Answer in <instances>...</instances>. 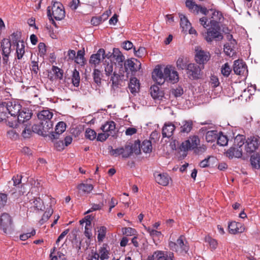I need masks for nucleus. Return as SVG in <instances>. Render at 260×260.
<instances>
[{
	"mask_svg": "<svg viewBox=\"0 0 260 260\" xmlns=\"http://www.w3.org/2000/svg\"><path fill=\"white\" fill-rule=\"evenodd\" d=\"M141 66H115L113 76L111 77L113 84H116L119 80H123L127 78L129 72L132 76L139 75Z\"/></svg>",
	"mask_w": 260,
	"mask_h": 260,
	"instance_id": "f257e3e1",
	"label": "nucleus"
},
{
	"mask_svg": "<svg viewBox=\"0 0 260 260\" xmlns=\"http://www.w3.org/2000/svg\"><path fill=\"white\" fill-rule=\"evenodd\" d=\"M140 142L136 141L134 144L127 142L124 147H119L115 149H112L110 153L115 156L121 155L123 158H128L133 153L138 155L140 153Z\"/></svg>",
	"mask_w": 260,
	"mask_h": 260,
	"instance_id": "f03ea898",
	"label": "nucleus"
},
{
	"mask_svg": "<svg viewBox=\"0 0 260 260\" xmlns=\"http://www.w3.org/2000/svg\"><path fill=\"white\" fill-rule=\"evenodd\" d=\"M52 6L47 8V16L53 17L56 20H61L65 17V11L62 4L58 2H52Z\"/></svg>",
	"mask_w": 260,
	"mask_h": 260,
	"instance_id": "7ed1b4c3",
	"label": "nucleus"
},
{
	"mask_svg": "<svg viewBox=\"0 0 260 260\" xmlns=\"http://www.w3.org/2000/svg\"><path fill=\"white\" fill-rule=\"evenodd\" d=\"M169 246L171 250L179 253H186L189 249L187 242L183 235L180 236L176 242H169Z\"/></svg>",
	"mask_w": 260,
	"mask_h": 260,
	"instance_id": "20e7f679",
	"label": "nucleus"
},
{
	"mask_svg": "<svg viewBox=\"0 0 260 260\" xmlns=\"http://www.w3.org/2000/svg\"><path fill=\"white\" fill-rule=\"evenodd\" d=\"M13 220L7 213H3L0 216V229L5 234L10 232L12 230Z\"/></svg>",
	"mask_w": 260,
	"mask_h": 260,
	"instance_id": "39448f33",
	"label": "nucleus"
},
{
	"mask_svg": "<svg viewBox=\"0 0 260 260\" xmlns=\"http://www.w3.org/2000/svg\"><path fill=\"white\" fill-rule=\"evenodd\" d=\"M200 144V139L197 136H190L189 138L183 142L180 146L181 151H187L188 150H193Z\"/></svg>",
	"mask_w": 260,
	"mask_h": 260,
	"instance_id": "423d86ee",
	"label": "nucleus"
},
{
	"mask_svg": "<svg viewBox=\"0 0 260 260\" xmlns=\"http://www.w3.org/2000/svg\"><path fill=\"white\" fill-rule=\"evenodd\" d=\"M11 42L10 39L4 38L1 42V48L2 50L3 63H8L10 54L11 52Z\"/></svg>",
	"mask_w": 260,
	"mask_h": 260,
	"instance_id": "0eeeda50",
	"label": "nucleus"
},
{
	"mask_svg": "<svg viewBox=\"0 0 260 260\" xmlns=\"http://www.w3.org/2000/svg\"><path fill=\"white\" fill-rule=\"evenodd\" d=\"M245 149L247 152L251 153L257 150L260 145V138L257 136L248 137L246 141Z\"/></svg>",
	"mask_w": 260,
	"mask_h": 260,
	"instance_id": "6e6552de",
	"label": "nucleus"
},
{
	"mask_svg": "<svg viewBox=\"0 0 260 260\" xmlns=\"http://www.w3.org/2000/svg\"><path fill=\"white\" fill-rule=\"evenodd\" d=\"M220 26H218V27L211 26V27L207 29L205 40L208 42H211L214 39H222L223 37L220 32Z\"/></svg>",
	"mask_w": 260,
	"mask_h": 260,
	"instance_id": "1a4fd4ad",
	"label": "nucleus"
},
{
	"mask_svg": "<svg viewBox=\"0 0 260 260\" xmlns=\"http://www.w3.org/2000/svg\"><path fill=\"white\" fill-rule=\"evenodd\" d=\"M6 107L9 114L12 116H16L18 115L20 110H21V105L16 101H8L3 103Z\"/></svg>",
	"mask_w": 260,
	"mask_h": 260,
	"instance_id": "9d476101",
	"label": "nucleus"
},
{
	"mask_svg": "<svg viewBox=\"0 0 260 260\" xmlns=\"http://www.w3.org/2000/svg\"><path fill=\"white\" fill-rule=\"evenodd\" d=\"M158 66L155 68L152 73V78L154 81L159 85H162L166 80L165 72L163 73L161 69Z\"/></svg>",
	"mask_w": 260,
	"mask_h": 260,
	"instance_id": "9b49d317",
	"label": "nucleus"
},
{
	"mask_svg": "<svg viewBox=\"0 0 260 260\" xmlns=\"http://www.w3.org/2000/svg\"><path fill=\"white\" fill-rule=\"evenodd\" d=\"M105 54V50L100 48L97 52L91 55L89 59V63L92 65H98L100 63H103V65H106L104 60L103 55Z\"/></svg>",
	"mask_w": 260,
	"mask_h": 260,
	"instance_id": "f8f14e48",
	"label": "nucleus"
},
{
	"mask_svg": "<svg viewBox=\"0 0 260 260\" xmlns=\"http://www.w3.org/2000/svg\"><path fill=\"white\" fill-rule=\"evenodd\" d=\"M153 176L155 181L159 185L164 186H167L171 180L169 175L166 173H160L155 171L153 174Z\"/></svg>",
	"mask_w": 260,
	"mask_h": 260,
	"instance_id": "ddd939ff",
	"label": "nucleus"
},
{
	"mask_svg": "<svg viewBox=\"0 0 260 260\" xmlns=\"http://www.w3.org/2000/svg\"><path fill=\"white\" fill-rule=\"evenodd\" d=\"M195 60L200 64H205L210 58V54L208 52L202 50H196Z\"/></svg>",
	"mask_w": 260,
	"mask_h": 260,
	"instance_id": "4468645a",
	"label": "nucleus"
},
{
	"mask_svg": "<svg viewBox=\"0 0 260 260\" xmlns=\"http://www.w3.org/2000/svg\"><path fill=\"white\" fill-rule=\"evenodd\" d=\"M66 124L63 121L59 122L55 126V132H52L49 135L50 139L53 141L59 138V135L65 131Z\"/></svg>",
	"mask_w": 260,
	"mask_h": 260,
	"instance_id": "2eb2a0df",
	"label": "nucleus"
},
{
	"mask_svg": "<svg viewBox=\"0 0 260 260\" xmlns=\"http://www.w3.org/2000/svg\"><path fill=\"white\" fill-rule=\"evenodd\" d=\"M211 11H213L212 15L210 18V23L211 26L217 27L219 26V23L223 19L222 13L216 10L210 9Z\"/></svg>",
	"mask_w": 260,
	"mask_h": 260,
	"instance_id": "dca6fc26",
	"label": "nucleus"
},
{
	"mask_svg": "<svg viewBox=\"0 0 260 260\" xmlns=\"http://www.w3.org/2000/svg\"><path fill=\"white\" fill-rule=\"evenodd\" d=\"M187 74L189 79L191 80L197 79L199 78L202 69L204 66L201 68L200 66H186Z\"/></svg>",
	"mask_w": 260,
	"mask_h": 260,
	"instance_id": "f3484780",
	"label": "nucleus"
},
{
	"mask_svg": "<svg viewBox=\"0 0 260 260\" xmlns=\"http://www.w3.org/2000/svg\"><path fill=\"white\" fill-rule=\"evenodd\" d=\"M164 72L166 76V81L170 82L173 84L178 82L179 78L177 71L170 70L167 66L164 69Z\"/></svg>",
	"mask_w": 260,
	"mask_h": 260,
	"instance_id": "a211bd4d",
	"label": "nucleus"
},
{
	"mask_svg": "<svg viewBox=\"0 0 260 260\" xmlns=\"http://www.w3.org/2000/svg\"><path fill=\"white\" fill-rule=\"evenodd\" d=\"M156 260H175L174 253L171 251H156L154 252Z\"/></svg>",
	"mask_w": 260,
	"mask_h": 260,
	"instance_id": "6ab92c4d",
	"label": "nucleus"
},
{
	"mask_svg": "<svg viewBox=\"0 0 260 260\" xmlns=\"http://www.w3.org/2000/svg\"><path fill=\"white\" fill-rule=\"evenodd\" d=\"M150 93L151 96L154 100H162L165 93L156 85H153L150 87Z\"/></svg>",
	"mask_w": 260,
	"mask_h": 260,
	"instance_id": "aec40b11",
	"label": "nucleus"
},
{
	"mask_svg": "<svg viewBox=\"0 0 260 260\" xmlns=\"http://www.w3.org/2000/svg\"><path fill=\"white\" fill-rule=\"evenodd\" d=\"M17 116L18 122L20 123H23L30 119L32 113L29 109L24 108L20 110Z\"/></svg>",
	"mask_w": 260,
	"mask_h": 260,
	"instance_id": "412c9836",
	"label": "nucleus"
},
{
	"mask_svg": "<svg viewBox=\"0 0 260 260\" xmlns=\"http://www.w3.org/2000/svg\"><path fill=\"white\" fill-rule=\"evenodd\" d=\"M228 228L229 232L232 234L241 233L244 230V228L242 225V223L236 221L230 222L229 224Z\"/></svg>",
	"mask_w": 260,
	"mask_h": 260,
	"instance_id": "4be33fe9",
	"label": "nucleus"
},
{
	"mask_svg": "<svg viewBox=\"0 0 260 260\" xmlns=\"http://www.w3.org/2000/svg\"><path fill=\"white\" fill-rule=\"evenodd\" d=\"M225 155L230 159L234 157L240 158L242 156V150L233 145L226 151Z\"/></svg>",
	"mask_w": 260,
	"mask_h": 260,
	"instance_id": "5701e85b",
	"label": "nucleus"
},
{
	"mask_svg": "<svg viewBox=\"0 0 260 260\" xmlns=\"http://www.w3.org/2000/svg\"><path fill=\"white\" fill-rule=\"evenodd\" d=\"M175 129V126L171 122L166 123L162 128V135L164 138H170L173 135Z\"/></svg>",
	"mask_w": 260,
	"mask_h": 260,
	"instance_id": "b1692460",
	"label": "nucleus"
},
{
	"mask_svg": "<svg viewBox=\"0 0 260 260\" xmlns=\"http://www.w3.org/2000/svg\"><path fill=\"white\" fill-rule=\"evenodd\" d=\"M113 60L115 61V65L117 63L118 65H122V62L125 60V56L120 51L119 48H114L113 49Z\"/></svg>",
	"mask_w": 260,
	"mask_h": 260,
	"instance_id": "393cba45",
	"label": "nucleus"
},
{
	"mask_svg": "<svg viewBox=\"0 0 260 260\" xmlns=\"http://www.w3.org/2000/svg\"><path fill=\"white\" fill-rule=\"evenodd\" d=\"M115 123L113 121H107L102 125L101 129L104 133L110 134V136H113L115 134Z\"/></svg>",
	"mask_w": 260,
	"mask_h": 260,
	"instance_id": "a878e982",
	"label": "nucleus"
},
{
	"mask_svg": "<svg viewBox=\"0 0 260 260\" xmlns=\"http://www.w3.org/2000/svg\"><path fill=\"white\" fill-rule=\"evenodd\" d=\"M51 75L50 79L51 80L59 79L61 80L63 78V71L59 68L57 66H52L51 71L50 72Z\"/></svg>",
	"mask_w": 260,
	"mask_h": 260,
	"instance_id": "bb28decb",
	"label": "nucleus"
},
{
	"mask_svg": "<svg viewBox=\"0 0 260 260\" xmlns=\"http://www.w3.org/2000/svg\"><path fill=\"white\" fill-rule=\"evenodd\" d=\"M109 247L106 244H103V245L99 248L98 254H99V257L101 260L108 259L109 258Z\"/></svg>",
	"mask_w": 260,
	"mask_h": 260,
	"instance_id": "cd10ccee",
	"label": "nucleus"
},
{
	"mask_svg": "<svg viewBox=\"0 0 260 260\" xmlns=\"http://www.w3.org/2000/svg\"><path fill=\"white\" fill-rule=\"evenodd\" d=\"M128 87L130 91L133 94L138 92L140 89V83L139 80L136 77L131 78Z\"/></svg>",
	"mask_w": 260,
	"mask_h": 260,
	"instance_id": "c85d7f7f",
	"label": "nucleus"
},
{
	"mask_svg": "<svg viewBox=\"0 0 260 260\" xmlns=\"http://www.w3.org/2000/svg\"><path fill=\"white\" fill-rule=\"evenodd\" d=\"M77 188L80 193L88 194L93 189V186L91 184L80 183L77 186Z\"/></svg>",
	"mask_w": 260,
	"mask_h": 260,
	"instance_id": "c756f323",
	"label": "nucleus"
},
{
	"mask_svg": "<svg viewBox=\"0 0 260 260\" xmlns=\"http://www.w3.org/2000/svg\"><path fill=\"white\" fill-rule=\"evenodd\" d=\"M38 118L41 122L51 120L53 116V113L48 110H44L39 112L37 114Z\"/></svg>",
	"mask_w": 260,
	"mask_h": 260,
	"instance_id": "7c9ffc66",
	"label": "nucleus"
},
{
	"mask_svg": "<svg viewBox=\"0 0 260 260\" xmlns=\"http://www.w3.org/2000/svg\"><path fill=\"white\" fill-rule=\"evenodd\" d=\"M247 66H233V71L235 74L245 78L248 75Z\"/></svg>",
	"mask_w": 260,
	"mask_h": 260,
	"instance_id": "2f4dec72",
	"label": "nucleus"
},
{
	"mask_svg": "<svg viewBox=\"0 0 260 260\" xmlns=\"http://www.w3.org/2000/svg\"><path fill=\"white\" fill-rule=\"evenodd\" d=\"M236 44L235 40H232L230 43H226L224 46V51L228 56H233L235 53L234 45Z\"/></svg>",
	"mask_w": 260,
	"mask_h": 260,
	"instance_id": "473e14b6",
	"label": "nucleus"
},
{
	"mask_svg": "<svg viewBox=\"0 0 260 260\" xmlns=\"http://www.w3.org/2000/svg\"><path fill=\"white\" fill-rule=\"evenodd\" d=\"M179 17L180 18V26L182 28V30L186 32L188 29L191 26V23L187 19V17L183 14H180L179 15Z\"/></svg>",
	"mask_w": 260,
	"mask_h": 260,
	"instance_id": "72a5a7b5",
	"label": "nucleus"
},
{
	"mask_svg": "<svg viewBox=\"0 0 260 260\" xmlns=\"http://www.w3.org/2000/svg\"><path fill=\"white\" fill-rule=\"evenodd\" d=\"M21 32L20 31H16L12 33L9 37V39L11 43L14 45H17V44H19V42L21 43Z\"/></svg>",
	"mask_w": 260,
	"mask_h": 260,
	"instance_id": "f704fd0d",
	"label": "nucleus"
},
{
	"mask_svg": "<svg viewBox=\"0 0 260 260\" xmlns=\"http://www.w3.org/2000/svg\"><path fill=\"white\" fill-rule=\"evenodd\" d=\"M146 230L150 236L152 238L154 241L160 240V238H162V235L161 232L157 231L154 230L150 227L146 228Z\"/></svg>",
	"mask_w": 260,
	"mask_h": 260,
	"instance_id": "c9c22d12",
	"label": "nucleus"
},
{
	"mask_svg": "<svg viewBox=\"0 0 260 260\" xmlns=\"http://www.w3.org/2000/svg\"><path fill=\"white\" fill-rule=\"evenodd\" d=\"M193 122L191 120H185L182 122V125L180 127V132L182 133H188L192 128Z\"/></svg>",
	"mask_w": 260,
	"mask_h": 260,
	"instance_id": "e433bc0d",
	"label": "nucleus"
},
{
	"mask_svg": "<svg viewBox=\"0 0 260 260\" xmlns=\"http://www.w3.org/2000/svg\"><path fill=\"white\" fill-rule=\"evenodd\" d=\"M16 46V54L18 59L22 58L25 53V42L22 40L20 44L15 45Z\"/></svg>",
	"mask_w": 260,
	"mask_h": 260,
	"instance_id": "4c0bfd02",
	"label": "nucleus"
},
{
	"mask_svg": "<svg viewBox=\"0 0 260 260\" xmlns=\"http://www.w3.org/2000/svg\"><path fill=\"white\" fill-rule=\"evenodd\" d=\"M140 147V149H141L145 153H150L152 151V144L150 140L143 141Z\"/></svg>",
	"mask_w": 260,
	"mask_h": 260,
	"instance_id": "58836bf2",
	"label": "nucleus"
},
{
	"mask_svg": "<svg viewBox=\"0 0 260 260\" xmlns=\"http://www.w3.org/2000/svg\"><path fill=\"white\" fill-rule=\"evenodd\" d=\"M245 141V136L239 135L235 137L233 145L240 149H242L241 147L244 144Z\"/></svg>",
	"mask_w": 260,
	"mask_h": 260,
	"instance_id": "ea45409f",
	"label": "nucleus"
},
{
	"mask_svg": "<svg viewBox=\"0 0 260 260\" xmlns=\"http://www.w3.org/2000/svg\"><path fill=\"white\" fill-rule=\"evenodd\" d=\"M251 165L255 169L260 168V156L259 154H255L251 156Z\"/></svg>",
	"mask_w": 260,
	"mask_h": 260,
	"instance_id": "a19ab883",
	"label": "nucleus"
},
{
	"mask_svg": "<svg viewBox=\"0 0 260 260\" xmlns=\"http://www.w3.org/2000/svg\"><path fill=\"white\" fill-rule=\"evenodd\" d=\"M218 133L216 131H210L206 133L205 139L208 142H214L217 138Z\"/></svg>",
	"mask_w": 260,
	"mask_h": 260,
	"instance_id": "79ce46f5",
	"label": "nucleus"
},
{
	"mask_svg": "<svg viewBox=\"0 0 260 260\" xmlns=\"http://www.w3.org/2000/svg\"><path fill=\"white\" fill-rule=\"evenodd\" d=\"M42 128H43V122L41 121L40 123L34 124L32 126V131L39 135L45 137V133L43 132Z\"/></svg>",
	"mask_w": 260,
	"mask_h": 260,
	"instance_id": "37998d69",
	"label": "nucleus"
},
{
	"mask_svg": "<svg viewBox=\"0 0 260 260\" xmlns=\"http://www.w3.org/2000/svg\"><path fill=\"white\" fill-rule=\"evenodd\" d=\"M216 140L217 144L220 146H224L228 144V137L223 135L222 133L218 134Z\"/></svg>",
	"mask_w": 260,
	"mask_h": 260,
	"instance_id": "c03bdc74",
	"label": "nucleus"
},
{
	"mask_svg": "<svg viewBox=\"0 0 260 260\" xmlns=\"http://www.w3.org/2000/svg\"><path fill=\"white\" fill-rule=\"evenodd\" d=\"M43 124V132L45 133V137L48 135V133L50 132V130H52L53 128V123L51 120L45 121L42 122Z\"/></svg>",
	"mask_w": 260,
	"mask_h": 260,
	"instance_id": "a18cd8bd",
	"label": "nucleus"
},
{
	"mask_svg": "<svg viewBox=\"0 0 260 260\" xmlns=\"http://www.w3.org/2000/svg\"><path fill=\"white\" fill-rule=\"evenodd\" d=\"M33 203L34 207L38 210L43 211L45 209V206L42 199L40 198H35L34 199Z\"/></svg>",
	"mask_w": 260,
	"mask_h": 260,
	"instance_id": "49530a36",
	"label": "nucleus"
},
{
	"mask_svg": "<svg viewBox=\"0 0 260 260\" xmlns=\"http://www.w3.org/2000/svg\"><path fill=\"white\" fill-rule=\"evenodd\" d=\"M53 209L51 208L48 209L43 215L42 218L40 220V223L43 224L47 221L53 214Z\"/></svg>",
	"mask_w": 260,
	"mask_h": 260,
	"instance_id": "de8ad7c7",
	"label": "nucleus"
},
{
	"mask_svg": "<svg viewBox=\"0 0 260 260\" xmlns=\"http://www.w3.org/2000/svg\"><path fill=\"white\" fill-rule=\"evenodd\" d=\"M72 83L75 86H78L79 85L80 78L79 73L76 69L73 72L72 74Z\"/></svg>",
	"mask_w": 260,
	"mask_h": 260,
	"instance_id": "09e8293b",
	"label": "nucleus"
},
{
	"mask_svg": "<svg viewBox=\"0 0 260 260\" xmlns=\"http://www.w3.org/2000/svg\"><path fill=\"white\" fill-rule=\"evenodd\" d=\"M85 218L86 219V226L85 227L84 235L87 238H88V239H90L92 236V234H91L90 231L88 229V228H87V225H90L91 223V220H90L91 216L90 215L87 216H86Z\"/></svg>",
	"mask_w": 260,
	"mask_h": 260,
	"instance_id": "8fccbe9b",
	"label": "nucleus"
},
{
	"mask_svg": "<svg viewBox=\"0 0 260 260\" xmlns=\"http://www.w3.org/2000/svg\"><path fill=\"white\" fill-rule=\"evenodd\" d=\"M107 229L105 226H101L98 230V240L99 242H102L106 234Z\"/></svg>",
	"mask_w": 260,
	"mask_h": 260,
	"instance_id": "3c124183",
	"label": "nucleus"
},
{
	"mask_svg": "<svg viewBox=\"0 0 260 260\" xmlns=\"http://www.w3.org/2000/svg\"><path fill=\"white\" fill-rule=\"evenodd\" d=\"M176 65H194V64L189 63L188 59L187 57L180 56L176 61Z\"/></svg>",
	"mask_w": 260,
	"mask_h": 260,
	"instance_id": "603ef678",
	"label": "nucleus"
},
{
	"mask_svg": "<svg viewBox=\"0 0 260 260\" xmlns=\"http://www.w3.org/2000/svg\"><path fill=\"white\" fill-rule=\"evenodd\" d=\"M85 136L86 138L90 140H93L96 137V133L94 130L90 128H87L85 131Z\"/></svg>",
	"mask_w": 260,
	"mask_h": 260,
	"instance_id": "864d4df0",
	"label": "nucleus"
},
{
	"mask_svg": "<svg viewBox=\"0 0 260 260\" xmlns=\"http://www.w3.org/2000/svg\"><path fill=\"white\" fill-rule=\"evenodd\" d=\"M209 84L212 87L215 88L218 87L220 84L218 78L214 75H211L210 77Z\"/></svg>",
	"mask_w": 260,
	"mask_h": 260,
	"instance_id": "5fc2aeb1",
	"label": "nucleus"
},
{
	"mask_svg": "<svg viewBox=\"0 0 260 260\" xmlns=\"http://www.w3.org/2000/svg\"><path fill=\"white\" fill-rule=\"evenodd\" d=\"M7 194L4 193H0V210L5 207L7 204Z\"/></svg>",
	"mask_w": 260,
	"mask_h": 260,
	"instance_id": "6e6d98bb",
	"label": "nucleus"
},
{
	"mask_svg": "<svg viewBox=\"0 0 260 260\" xmlns=\"http://www.w3.org/2000/svg\"><path fill=\"white\" fill-rule=\"evenodd\" d=\"M101 76L102 74L101 71L98 69H94L93 73V77L94 82L98 84L101 83Z\"/></svg>",
	"mask_w": 260,
	"mask_h": 260,
	"instance_id": "4d7b16f0",
	"label": "nucleus"
},
{
	"mask_svg": "<svg viewBox=\"0 0 260 260\" xmlns=\"http://www.w3.org/2000/svg\"><path fill=\"white\" fill-rule=\"evenodd\" d=\"M171 93L175 97H179L183 94V89L181 87L179 86L175 89H172Z\"/></svg>",
	"mask_w": 260,
	"mask_h": 260,
	"instance_id": "13d9d810",
	"label": "nucleus"
},
{
	"mask_svg": "<svg viewBox=\"0 0 260 260\" xmlns=\"http://www.w3.org/2000/svg\"><path fill=\"white\" fill-rule=\"evenodd\" d=\"M122 232L123 235L126 236L134 235L136 230L132 228H124L122 229Z\"/></svg>",
	"mask_w": 260,
	"mask_h": 260,
	"instance_id": "bf43d9fd",
	"label": "nucleus"
},
{
	"mask_svg": "<svg viewBox=\"0 0 260 260\" xmlns=\"http://www.w3.org/2000/svg\"><path fill=\"white\" fill-rule=\"evenodd\" d=\"M232 71L230 66H222L221 69V72L222 75L225 77H229Z\"/></svg>",
	"mask_w": 260,
	"mask_h": 260,
	"instance_id": "052dcab7",
	"label": "nucleus"
},
{
	"mask_svg": "<svg viewBox=\"0 0 260 260\" xmlns=\"http://www.w3.org/2000/svg\"><path fill=\"white\" fill-rule=\"evenodd\" d=\"M7 137L12 140H16L18 138V134L15 130L12 129L7 132Z\"/></svg>",
	"mask_w": 260,
	"mask_h": 260,
	"instance_id": "680f3d73",
	"label": "nucleus"
},
{
	"mask_svg": "<svg viewBox=\"0 0 260 260\" xmlns=\"http://www.w3.org/2000/svg\"><path fill=\"white\" fill-rule=\"evenodd\" d=\"M206 241L209 244L210 247L212 249H215L217 248L218 243L216 240L211 237H208L206 238Z\"/></svg>",
	"mask_w": 260,
	"mask_h": 260,
	"instance_id": "e2e57ef3",
	"label": "nucleus"
},
{
	"mask_svg": "<svg viewBox=\"0 0 260 260\" xmlns=\"http://www.w3.org/2000/svg\"><path fill=\"white\" fill-rule=\"evenodd\" d=\"M21 179L22 176L19 175L14 176L12 178L13 185L15 186V188L17 189V187L21 182Z\"/></svg>",
	"mask_w": 260,
	"mask_h": 260,
	"instance_id": "0e129e2a",
	"label": "nucleus"
},
{
	"mask_svg": "<svg viewBox=\"0 0 260 260\" xmlns=\"http://www.w3.org/2000/svg\"><path fill=\"white\" fill-rule=\"evenodd\" d=\"M102 21V17L100 16L92 17L90 21L91 24L94 26L99 25Z\"/></svg>",
	"mask_w": 260,
	"mask_h": 260,
	"instance_id": "69168bd1",
	"label": "nucleus"
},
{
	"mask_svg": "<svg viewBox=\"0 0 260 260\" xmlns=\"http://www.w3.org/2000/svg\"><path fill=\"white\" fill-rule=\"evenodd\" d=\"M46 45L44 43H40L38 45V49L41 56H44L46 52Z\"/></svg>",
	"mask_w": 260,
	"mask_h": 260,
	"instance_id": "338daca9",
	"label": "nucleus"
},
{
	"mask_svg": "<svg viewBox=\"0 0 260 260\" xmlns=\"http://www.w3.org/2000/svg\"><path fill=\"white\" fill-rule=\"evenodd\" d=\"M199 22L204 28H207L209 26V24H210V22H208L207 17L206 16L201 18L199 19Z\"/></svg>",
	"mask_w": 260,
	"mask_h": 260,
	"instance_id": "774afa93",
	"label": "nucleus"
}]
</instances>
